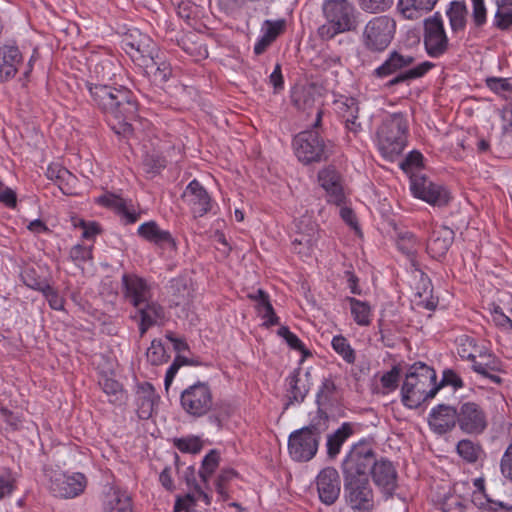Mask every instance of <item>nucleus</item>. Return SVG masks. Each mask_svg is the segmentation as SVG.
Segmentation results:
<instances>
[{
	"label": "nucleus",
	"mask_w": 512,
	"mask_h": 512,
	"mask_svg": "<svg viewBox=\"0 0 512 512\" xmlns=\"http://www.w3.org/2000/svg\"><path fill=\"white\" fill-rule=\"evenodd\" d=\"M85 86L90 94L92 102L104 114L113 118H136L138 113V101L134 93L124 86H111L104 83H92L87 81Z\"/></svg>",
	"instance_id": "obj_1"
},
{
	"label": "nucleus",
	"mask_w": 512,
	"mask_h": 512,
	"mask_svg": "<svg viewBox=\"0 0 512 512\" xmlns=\"http://www.w3.org/2000/svg\"><path fill=\"white\" fill-rule=\"evenodd\" d=\"M322 13L324 23L318 27L317 34L323 41L356 32L360 25L361 13L349 0H326L322 4Z\"/></svg>",
	"instance_id": "obj_2"
},
{
	"label": "nucleus",
	"mask_w": 512,
	"mask_h": 512,
	"mask_svg": "<svg viewBox=\"0 0 512 512\" xmlns=\"http://www.w3.org/2000/svg\"><path fill=\"white\" fill-rule=\"evenodd\" d=\"M435 370L423 362L412 364L401 388L402 403L408 408H417L421 403L435 397L439 390Z\"/></svg>",
	"instance_id": "obj_3"
},
{
	"label": "nucleus",
	"mask_w": 512,
	"mask_h": 512,
	"mask_svg": "<svg viewBox=\"0 0 512 512\" xmlns=\"http://www.w3.org/2000/svg\"><path fill=\"white\" fill-rule=\"evenodd\" d=\"M415 57L410 53L402 50L391 51L384 62L374 70L377 78L391 79L386 86L392 87L402 83H410L411 81L423 77L435 65L432 62L424 61L415 64Z\"/></svg>",
	"instance_id": "obj_4"
},
{
	"label": "nucleus",
	"mask_w": 512,
	"mask_h": 512,
	"mask_svg": "<svg viewBox=\"0 0 512 512\" xmlns=\"http://www.w3.org/2000/svg\"><path fill=\"white\" fill-rule=\"evenodd\" d=\"M408 122L402 113L386 116L377 130V145L383 157L393 160L407 144Z\"/></svg>",
	"instance_id": "obj_5"
},
{
	"label": "nucleus",
	"mask_w": 512,
	"mask_h": 512,
	"mask_svg": "<svg viewBox=\"0 0 512 512\" xmlns=\"http://www.w3.org/2000/svg\"><path fill=\"white\" fill-rule=\"evenodd\" d=\"M396 29L397 23L393 17L389 15L374 16L363 27L361 44L369 53H383L391 45Z\"/></svg>",
	"instance_id": "obj_6"
},
{
	"label": "nucleus",
	"mask_w": 512,
	"mask_h": 512,
	"mask_svg": "<svg viewBox=\"0 0 512 512\" xmlns=\"http://www.w3.org/2000/svg\"><path fill=\"white\" fill-rule=\"evenodd\" d=\"M322 111L317 110L313 128L321 124ZM293 148L298 160L304 164L326 160L330 153V144L326 143L317 130H305L298 133L293 139Z\"/></svg>",
	"instance_id": "obj_7"
},
{
	"label": "nucleus",
	"mask_w": 512,
	"mask_h": 512,
	"mask_svg": "<svg viewBox=\"0 0 512 512\" xmlns=\"http://www.w3.org/2000/svg\"><path fill=\"white\" fill-rule=\"evenodd\" d=\"M122 48L136 65L147 70L155 66L157 46L138 29L129 30L122 39Z\"/></svg>",
	"instance_id": "obj_8"
},
{
	"label": "nucleus",
	"mask_w": 512,
	"mask_h": 512,
	"mask_svg": "<svg viewBox=\"0 0 512 512\" xmlns=\"http://www.w3.org/2000/svg\"><path fill=\"white\" fill-rule=\"evenodd\" d=\"M44 474L49 479L50 492L59 498H75L81 495L87 486V478L80 472L67 475L51 467H44Z\"/></svg>",
	"instance_id": "obj_9"
},
{
	"label": "nucleus",
	"mask_w": 512,
	"mask_h": 512,
	"mask_svg": "<svg viewBox=\"0 0 512 512\" xmlns=\"http://www.w3.org/2000/svg\"><path fill=\"white\" fill-rule=\"evenodd\" d=\"M423 42L426 53L432 58H440L449 49V39L439 12L424 21Z\"/></svg>",
	"instance_id": "obj_10"
},
{
	"label": "nucleus",
	"mask_w": 512,
	"mask_h": 512,
	"mask_svg": "<svg viewBox=\"0 0 512 512\" xmlns=\"http://www.w3.org/2000/svg\"><path fill=\"white\" fill-rule=\"evenodd\" d=\"M180 403L183 410L191 416L201 417L212 407V392L207 383L197 382L182 391Z\"/></svg>",
	"instance_id": "obj_11"
},
{
	"label": "nucleus",
	"mask_w": 512,
	"mask_h": 512,
	"mask_svg": "<svg viewBox=\"0 0 512 512\" xmlns=\"http://www.w3.org/2000/svg\"><path fill=\"white\" fill-rule=\"evenodd\" d=\"M410 189L416 198L434 206H444L450 200V194L445 187L433 183L427 177L418 173H413L410 176Z\"/></svg>",
	"instance_id": "obj_12"
},
{
	"label": "nucleus",
	"mask_w": 512,
	"mask_h": 512,
	"mask_svg": "<svg viewBox=\"0 0 512 512\" xmlns=\"http://www.w3.org/2000/svg\"><path fill=\"white\" fill-rule=\"evenodd\" d=\"M457 413V424L466 434H482L488 426L487 414L478 403L464 402L457 409Z\"/></svg>",
	"instance_id": "obj_13"
},
{
	"label": "nucleus",
	"mask_w": 512,
	"mask_h": 512,
	"mask_svg": "<svg viewBox=\"0 0 512 512\" xmlns=\"http://www.w3.org/2000/svg\"><path fill=\"white\" fill-rule=\"evenodd\" d=\"M346 499L357 512H370L373 509V492L368 478L345 480Z\"/></svg>",
	"instance_id": "obj_14"
},
{
	"label": "nucleus",
	"mask_w": 512,
	"mask_h": 512,
	"mask_svg": "<svg viewBox=\"0 0 512 512\" xmlns=\"http://www.w3.org/2000/svg\"><path fill=\"white\" fill-rule=\"evenodd\" d=\"M123 299L132 307H138L153 298L152 286L144 278L134 273H124L121 278Z\"/></svg>",
	"instance_id": "obj_15"
},
{
	"label": "nucleus",
	"mask_w": 512,
	"mask_h": 512,
	"mask_svg": "<svg viewBox=\"0 0 512 512\" xmlns=\"http://www.w3.org/2000/svg\"><path fill=\"white\" fill-rule=\"evenodd\" d=\"M133 308L134 311L131 313L130 318L137 323L141 337L151 327L162 324L165 319L164 307L153 300V298Z\"/></svg>",
	"instance_id": "obj_16"
},
{
	"label": "nucleus",
	"mask_w": 512,
	"mask_h": 512,
	"mask_svg": "<svg viewBox=\"0 0 512 512\" xmlns=\"http://www.w3.org/2000/svg\"><path fill=\"white\" fill-rule=\"evenodd\" d=\"M375 462L372 450H349L342 463L345 480L368 478L367 472H371Z\"/></svg>",
	"instance_id": "obj_17"
},
{
	"label": "nucleus",
	"mask_w": 512,
	"mask_h": 512,
	"mask_svg": "<svg viewBox=\"0 0 512 512\" xmlns=\"http://www.w3.org/2000/svg\"><path fill=\"white\" fill-rule=\"evenodd\" d=\"M181 197L189 206L194 217H202L212 209L213 204L209 193L196 179L186 186Z\"/></svg>",
	"instance_id": "obj_18"
},
{
	"label": "nucleus",
	"mask_w": 512,
	"mask_h": 512,
	"mask_svg": "<svg viewBox=\"0 0 512 512\" xmlns=\"http://www.w3.org/2000/svg\"><path fill=\"white\" fill-rule=\"evenodd\" d=\"M318 182L326 191L328 202L336 205L344 203L345 193L342 177L334 167L328 166L321 169L318 172Z\"/></svg>",
	"instance_id": "obj_19"
},
{
	"label": "nucleus",
	"mask_w": 512,
	"mask_h": 512,
	"mask_svg": "<svg viewBox=\"0 0 512 512\" xmlns=\"http://www.w3.org/2000/svg\"><path fill=\"white\" fill-rule=\"evenodd\" d=\"M317 490L321 502L332 505L340 494V477L334 468H325L317 476Z\"/></svg>",
	"instance_id": "obj_20"
},
{
	"label": "nucleus",
	"mask_w": 512,
	"mask_h": 512,
	"mask_svg": "<svg viewBox=\"0 0 512 512\" xmlns=\"http://www.w3.org/2000/svg\"><path fill=\"white\" fill-rule=\"evenodd\" d=\"M371 475L375 485L386 497L393 495L397 487V472L390 461L375 462L371 469Z\"/></svg>",
	"instance_id": "obj_21"
},
{
	"label": "nucleus",
	"mask_w": 512,
	"mask_h": 512,
	"mask_svg": "<svg viewBox=\"0 0 512 512\" xmlns=\"http://www.w3.org/2000/svg\"><path fill=\"white\" fill-rule=\"evenodd\" d=\"M457 409L447 404H439L432 408L428 416L430 428L437 434H445L457 423Z\"/></svg>",
	"instance_id": "obj_22"
},
{
	"label": "nucleus",
	"mask_w": 512,
	"mask_h": 512,
	"mask_svg": "<svg viewBox=\"0 0 512 512\" xmlns=\"http://www.w3.org/2000/svg\"><path fill=\"white\" fill-rule=\"evenodd\" d=\"M454 240V231L448 227L435 228L427 242V252L433 258H440L446 255Z\"/></svg>",
	"instance_id": "obj_23"
},
{
	"label": "nucleus",
	"mask_w": 512,
	"mask_h": 512,
	"mask_svg": "<svg viewBox=\"0 0 512 512\" xmlns=\"http://www.w3.org/2000/svg\"><path fill=\"white\" fill-rule=\"evenodd\" d=\"M472 369L495 384L502 383V378L495 374V372L502 370V363L495 355L488 353L485 349L472 364Z\"/></svg>",
	"instance_id": "obj_24"
},
{
	"label": "nucleus",
	"mask_w": 512,
	"mask_h": 512,
	"mask_svg": "<svg viewBox=\"0 0 512 512\" xmlns=\"http://www.w3.org/2000/svg\"><path fill=\"white\" fill-rule=\"evenodd\" d=\"M22 62V54L18 47L5 45L0 48V81L13 78Z\"/></svg>",
	"instance_id": "obj_25"
},
{
	"label": "nucleus",
	"mask_w": 512,
	"mask_h": 512,
	"mask_svg": "<svg viewBox=\"0 0 512 512\" xmlns=\"http://www.w3.org/2000/svg\"><path fill=\"white\" fill-rule=\"evenodd\" d=\"M138 234L146 241L160 247H175V241L171 233L163 230L155 221H149L138 227Z\"/></svg>",
	"instance_id": "obj_26"
},
{
	"label": "nucleus",
	"mask_w": 512,
	"mask_h": 512,
	"mask_svg": "<svg viewBox=\"0 0 512 512\" xmlns=\"http://www.w3.org/2000/svg\"><path fill=\"white\" fill-rule=\"evenodd\" d=\"M136 401L139 417L148 419L158 404L159 396L150 383H144L138 387Z\"/></svg>",
	"instance_id": "obj_27"
},
{
	"label": "nucleus",
	"mask_w": 512,
	"mask_h": 512,
	"mask_svg": "<svg viewBox=\"0 0 512 512\" xmlns=\"http://www.w3.org/2000/svg\"><path fill=\"white\" fill-rule=\"evenodd\" d=\"M319 443V429L312 424L294 431L289 437L288 448H318Z\"/></svg>",
	"instance_id": "obj_28"
},
{
	"label": "nucleus",
	"mask_w": 512,
	"mask_h": 512,
	"mask_svg": "<svg viewBox=\"0 0 512 512\" xmlns=\"http://www.w3.org/2000/svg\"><path fill=\"white\" fill-rule=\"evenodd\" d=\"M295 242L298 244H306L308 246H315L319 239L318 225L311 219L310 216H302L296 221Z\"/></svg>",
	"instance_id": "obj_29"
},
{
	"label": "nucleus",
	"mask_w": 512,
	"mask_h": 512,
	"mask_svg": "<svg viewBox=\"0 0 512 512\" xmlns=\"http://www.w3.org/2000/svg\"><path fill=\"white\" fill-rule=\"evenodd\" d=\"M438 0H399L397 8L407 19H417L423 13L431 11Z\"/></svg>",
	"instance_id": "obj_30"
},
{
	"label": "nucleus",
	"mask_w": 512,
	"mask_h": 512,
	"mask_svg": "<svg viewBox=\"0 0 512 512\" xmlns=\"http://www.w3.org/2000/svg\"><path fill=\"white\" fill-rule=\"evenodd\" d=\"M46 176L54 181L64 194H71L76 177L65 167L52 164L47 168Z\"/></svg>",
	"instance_id": "obj_31"
},
{
	"label": "nucleus",
	"mask_w": 512,
	"mask_h": 512,
	"mask_svg": "<svg viewBox=\"0 0 512 512\" xmlns=\"http://www.w3.org/2000/svg\"><path fill=\"white\" fill-rule=\"evenodd\" d=\"M250 297L257 302L256 308L260 317L264 320L266 327L278 324L279 318L275 314L273 306L269 301V295L262 289H258L254 295Z\"/></svg>",
	"instance_id": "obj_32"
},
{
	"label": "nucleus",
	"mask_w": 512,
	"mask_h": 512,
	"mask_svg": "<svg viewBox=\"0 0 512 512\" xmlns=\"http://www.w3.org/2000/svg\"><path fill=\"white\" fill-rule=\"evenodd\" d=\"M335 392V383L331 379L325 378L316 395V404L318 406L317 415L320 419H328L327 412L323 407L332 404Z\"/></svg>",
	"instance_id": "obj_33"
},
{
	"label": "nucleus",
	"mask_w": 512,
	"mask_h": 512,
	"mask_svg": "<svg viewBox=\"0 0 512 512\" xmlns=\"http://www.w3.org/2000/svg\"><path fill=\"white\" fill-rule=\"evenodd\" d=\"M457 351L462 359H467L474 364V361L482 353L484 347H480L477 341L468 335H461L457 338Z\"/></svg>",
	"instance_id": "obj_34"
},
{
	"label": "nucleus",
	"mask_w": 512,
	"mask_h": 512,
	"mask_svg": "<svg viewBox=\"0 0 512 512\" xmlns=\"http://www.w3.org/2000/svg\"><path fill=\"white\" fill-rule=\"evenodd\" d=\"M449 18L451 30L453 32L461 31L466 26L467 8L464 2L452 1L446 11Z\"/></svg>",
	"instance_id": "obj_35"
},
{
	"label": "nucleus",
	"mask_w": 512,
	"mask_h": 512,
	"mask_svg": "<svg viewBox=\"0 0 512 512\" xmlns=\"http://www.w3.org/2000/svg\"><path fill=\"white\" fill-rule=\"evenodd\" d=\"M106 512H132L131 497L125 491L114 490L105 503Z\"/></svg>",
	"instance_id": "obj_36"
},
{
	"label": "nucleus",
	"mask_w": 512,
	"mask_h": 512,
	"mask_svg": "<svg viewBox=\"0 0 512 512\" xmlns=\"http://www.w3.org/2000/svg\"><path fill=\"white\" fill-rule=\"evenodd\" d=\"M354 321L360 326H368L371 323V307L368 302L347 297Z\"/></svg>",
	"instance_id": "obj_37"
},
{
	"label": "nucleus",
	"mask_w": 512,
	"mask_h": 512,
	"mask_svg": "<svg viewBox=\"0 0 512 512\" xmlns=\"http://www.w3.org/2000/svg\"><path fill=\"white\" fill-rule=\"evenodd\" d=\"M354 434V424L344 422L336 431L327 437L326 448H341L345 441Z\"/></svg>",
	"instance_id": "obj_38"
},
{
	"label": "nucleus",
	"mask_w": 512,
	"mask_h": 512,
	"mask_svg": "<svg viewBox=\"0 0 512 512\" xmlns=\"http://www.w3.org/2000/svg\"><path fill=\"white\" fill-rule=\"evenodd\" d=\"M334 351L340 355L345 362L353 364L356 360L355 350L351 347L348 340L342 335H336L331 342Z\"/></svg>",
	"instance_id": "obj_39"
},
{
	"label": "nucleus",
	"mask_w": 512,
	"mask_h": 512,
	"mask_svg": "<svg viewBox=\"0 0 512 512\" xmlns=\"http://www.w3.org/2000/svg\"><path fill=\"white\" fill-rule=\"evenodd\" d=\"M100 385L105 394L109 397V402L113 404H121L124 401V391L122 385L111 378H104Z\"/></svg>",
	"instance_id": "obj_40"
},
{
	"label": "nucleus",
	"mask_w": 512,
	"mask_h": 512,
	"mask_svg": "<svg viewBox=\"0 0 512 512\" xmlns=\"http://www.w3.org/2000/svg\"><path fill=\"white\" fill-rule=\"evenodd\" d=\"M396 245L399 251L412 258L417 252L418 242L411 232H404L398 234Z\"/></svg>",
	"instance_id": "obj_41"
},
{
	"label": "nucleus",
	"mask_w": 512,
	"mask_h": 512,
	"mask_svg": "<svg viewBox=\"0 0 512 512\" xmlns=\"http://www.w3.org/2000/svg\"><path fill=\"white\" fill-rule=\"evenodd\" d=\"M146 356L148 362L155 366L163 364L169 358L162 341L159 339L152 340L150 347L147 349Z\"/></svg>",
	"instance_id": "obj_42"
},
{
	"label": "nucleus",
	"mask_w": 512,
	"mask_h": 512,
	"mask_svg": "<svg viewBox=\"0 0 512 512\" xmlns=\"http://www.w3.org/2000/svg\"><path fill=\"white\" fill-rule=\"evenodd\" d=\"M287 381H288V384L290 387L289 388V404L303 402L308 393V389L306 388V386L304 384L299 385L300 379L298 377V374H293V375L289 376Z\"/></svg>",
	"instance_id": "obj_43"
},
{
	"label": "nucleus",
	"mask_w": 512,
	"mask_h": 512,
	"mask_svg": "<svg viewBox=\"0 0 512 512\" xmlns=\"http://www.w3.org/2000/svg\"><path fill=\"white\" fill-rule=\"evenodd\" d=\"M146 74L152 75L154 82L163 84L168 81L172 74L170 64L165 61H160L156 54V63L153 68L145 69Z\"/></svg>",
	"instance_id": "obj_44"
},
{
	"label": "nucleus",
	"mask_w": 512,
	"mask_h": 512,
	"mask_svg": "<svg viewBox=\"0 0 512 512\" xmlns=\"http://www.w3.org/2000/svg\"><path fill=\"white\" fill-rule=\"evenodd\" d=\"M219 453L217 450H210L202 461V467L199 470V476L203 482L207 483L210 476L216 470L219 464Z\"/></svg>",
	"instance_id": "obj_45"
},
{
	"label": "nucleus",
	"mask_w": 512,
	"mask_h": 512,
	"mask_svg": "<svg viewBox=\"0 0 512 512\" xmlns=\"http://www.w3.org/2000/svg\"><path fill=\"white\" fill-rule=\"evenodd\" d=\"M337 111L344 120L358 118L359 107L354 98H345L336 102Z\"/></svg>",
	"instance_id": "obj_46"
},
{
	"label": "nucleus",
	"mask_w": 512,
	"mask_h": 512,
	"mask_svg": "<svg viewBox=\"0 0 512 512\" xmlns=\"http://www.w3.org/2000/svg\"><path fill=\"white\" fill-rule=\"evenodd\" d=\"M285 27L286 21L284 19L265 20L261 26V33L274 42L284 32Z\"/></svg>",
	"instance_id": "obj_47"
},
{
	"label": "nucleus",
	"mask_w": 512,
	"mask_h": 512,
	"mask_svg": "<svg viewBox=\"0 0 512 512\" xmlns=\"http://www.w3.org/2000/svg\"><path fill=\"white\" fill-rule=\"evenodd\" d=\"M357 2L363 11L373 14L385 12L393 4V0H357Z\"/></svg>",
	"instance_id": "obj_48"
},
{
	"label": "nucleus",
	"mask_w": 512,
	"mask_h": 512,
	"mask_svg": "<svg viewBox=\"0 0 512 512\" xmlns=\"http://www.w3.org/2000/svg\"><path fill=\"white\" fill-rule=\"evenodd\" d=\"M400 372V367L395 365L392 367L390 371L384 373L381 376L380 382L384 389L383 393H389L391 391H394L398 387Z\"/></svg>",
	"instance_id": "obj_49"
},
{
	"label": "nucleus",
	"mask_w": 512,
	"mask_h": 512,
	"mask_svg": "<svg viewBox=\"0 0 512 512\" xmlns=\"http://www.w3.org/2000/svg\"><path fill=\"white\" fill-rule=\"evenodd\" d=\"M490 312L492 321L497 327L512 333V320L503 312L499 305L493 304Z\"/></svg>",
	"instance_id": "obj_50"
},
{
	"label": "nucleus",
	"mask_w": 512,
	"mask_h": 512,
	"mask_svg": "<svg viewBox=\"0 0 512 512\" xmlns=\"http://www.w3.org/2000/svg\"><path fill=\"white\" fill-rule=\"evenodd\" d=\"M473 6L472 22L473 28L478 30L482 28L487 21V11L484 5V0H471Z\"/></svg>",
	"instance_id": "obj_51"
},
{
	"label": "nucleus",
	"mask_w": 512,
	"mask_h": 512,
	"mask_svg": "<svg viewBox=\"0 0 512 512\" xmlns=\"http://www.w3.org/2000/svg\"><path fill=\"white\" fill-rule=\"evenodd\" d=\"M115 65L110 59H104L94 66V73L100 81L112 80L115 77Z\"/></svg>",
	"instance_id": "obj_52"
},
{
	"label": "nucleus",
	"mask_w": 512,
	"mask_h": 512,
	"mask_svg": "<svg viewBox=\"0 0 512 512\" xmlns=\"http://www.w3.org/2000/svg\"><path fill=\"white\" fill-rule=\"evenodd\" d=\"M441 509L443 512H465V500L459 495L445 496L441 503Z\"/></svg>",
	"instance_id": "obj_53"
},
{
	"label": "nucleus",
	"mask_w": 512,
	"mask_h": 512,
	"mask_svg": "<svg viewBox=\"0 0 512 512\" xmlns=\"http://www.w3.org/2000/svg\"><path fill=\"white\" fill-rule=\"evenodd\" d=\"M174 444L177 448H203L204 446H210L213 443L209 440H204L198 436H188L184 438H177L174 440Z\"/></svg>",
	"instance_id": "obj_54"
},
{
	"label": "nucleus",
	"mask_w": 512,
	"mask_h": 512,
	"mask_svg": "<svg viewBox=\"0 0 512 512\" xmlns=\"http://www.w3.org/2000/svg\"><path fill=\"white\" fill-rule=\"evenodd\" d=\"M143 165L147 173L155 175L165 167V160L159 155L148 154L144 158Z\"/></svg>",
	"instance_id": "obj_55"
},
{
	"label": "nucleus",
	"mask_w": 512,
	"mask_h": 512,
	"mask_svg": "<svg viewBox=\"0 0 512 512\" xmlns=\"http://www.w3.org/2000/svg\"><path fill=\"white\" fill-rule=\"evenodd\" d=\"M189 364V360L186 357L183 356H176L172 364L169 366V368L166 371L164 384L166 390L169 388V386L172 384L173 379L175 375L177 374L178 370L181 366Z\"/></svg>",
	"instance_id": "obj_56"
},
{
	"label": "nucleus",
	"mask_w": 512,
	"mask_h": 512,
	"mask_svg": "<svg viewBox=\"0 0 512 512\" xmlns=\"http://www.w3.org/2000/svg\"><path fill=\"white\" fill-rule=\"evenodd\" d=\"M423 155L413 150L411 151L403 162L400 164V167L405 172H412L413 169H417L422 167Z\"/></svg>",
	"instance_id": "obj_57"
},
{
	"label": "nucleus",
	"mask_w": 512,
	"mask_h": 512,
	"mask_svg": "<svg viewBox=\"0 0 512 512\" xmlns=\"http://www.w3.org/2000/svg\"><path fill=\"white\" fill-rule=\"evenodd\" d=\"M70 258L76 264H80L92 258V249L81 244L74 245L70 250Z\"/></svg>",
	"instance_id": "obj_58"
},
{
	"label": "nucleus",
	"mask_w": 512,
	"mask_h": 512,
	"mask_svg": "<svg viewBox=\"0 0 512 512\" xmlns=\"http://www.w3.org/2000/svg\"><path fill=\"white\" fill-rule=\"evenodd\" d=\"M45 299L48 301L49 306L54 310H63L64 308V299L59 295V293L50 285L45 286L44 291L42 292Z\"/></svg>",
	"instance_id": "obj_59"
},
{
	"label": "nucleus",
	"mask_w": 512,
	"mask_h": 512,
	"mask_svg": "<svg viewBox=\"0 0 512 512\" xmlns=\"http://www.w3.org/2000/svg\"><path fill=\"white\" fill-rule=\"evenodd\" d=\"M494 25L500 30H509L512 27V10L498 8L494 16Z\"/></svg>",
	"instance_id": "obj_60"
},
{
	"label": "nucleus",
	"mask_w": 512,
	"mask_h": 512,
	"mask_svg": "<svg viewBox=\"0 0 512 512\" xmlns=\"http://www.w3.org/2000/svg\"><path fill=\"white\" fill-rule=\"evenodd\" d=\"M278 335L285 339L286 343L294 350L304 351L305 347L302 341L292 333L288 327L282 326L278 330Z\"/></svg>",
	"instance_id": "obj_61"
},
{
	"label": "nucleus",
	"mask_w": 512,
	"mask_h": 512,
	"mask_svg": "<svg viewBox=\"0 0 512 512\" xmlns=\"http://www.w3.org/2000/svg\"><path fill=\"white\" fill-rule=\"evenodd\" d=\"M487 87L495 93L512 92V83L506 78L491 77L486 80Z\"/></svg>",
	"instance_id": "obj_62"
},
{
	"label": "nucleus",
	"mask_w": 512,
	"mask_h": 512,
	"mask_svg": "<svg viewBox=\"0 0 512 512\" xmlns=\"http://www.w3.org/2000/svg\"><path fill=\"white\" fill-rule=\"evenodd\" d=\"M493 492L491 494H485V501L484 503L487 506L488 510L491 511H505V512H512V505L493 497Z\"/></svg>",
	"instance_id": "obj_63"
},
{
	"label": "nucleus",
	"mask_w": 512,
	"mask_h": 512,
	"mask_svg": "<svg viewBox=\"0 0 512 512\" xmlns=\"http://www.w3.org/2000/svg\"><path fill=\"white\" fill-rule=\"evenodd\" d=\"M23 281L24 283L34 289V290H37V291H40V292H43L44 289H45V286H48L49 284L45 281H42L38 278L35 277V271L33 269L31 270H26L23 275Z\"/></svg>",
	"instance_id": "obj_64"
}]
</instances>
